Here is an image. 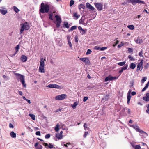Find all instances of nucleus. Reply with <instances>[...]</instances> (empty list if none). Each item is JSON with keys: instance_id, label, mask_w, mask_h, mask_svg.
Returning a JSON list of instances; mask_svg holds the SVG:
<instances>
[{"instance_id": "nucleus-9", "label": "nucleus", "mask_w": 149, "mask_h": 149, "mask_svg": "<svg viewBox=\"0 0 149 149\" xmlns=\"http://www.w3.org/2000/svg\"><path fill=\"white\" fill-rule=\"evenodd\" d=\"M79 59L84 62L86 65H89L90 63L89 60L88 58H80Z\"/></svg>"}, {"instance_id": "nucleus-56", "label": "nucleus", "mask_w": 149, "mask_h": 149, "mask_svg": "<svg viewBox=\"0 0 149 149\" xmlns=\"http://www.w3.org/2000/svg\"><path fill=\"white\" fill-rule=\"evenodd\" d=\"M50 137V135L49 134H47L45 136L46 139H48Z\"/></svg>"}, {"instance_id": "nucleus-8", "label": "nucleus", "mask_w": 149, "mask_h": 149, "mask_svg": "<svg viewBox=\"0 0 149 149\" xmlns=\"http://www.w3.org/2000/svg\"><path fill=\"white\" fill-rule=\"evenodd\" d=\"M118 77H112L111 75H109L108 77H106L105 79V81H112L118 79Z\"/></svg>"}, {"instance_id": "nucleus-49", "label": "nucleus", "mask_w": 149, "mask_h": 149, "mask_svg": "<svg viewBox=\"0 0 149 149\" xmlns=\"http://www.w3.org/2000/svg\"><path fill=\"white\" fill-rule=\"evenodd\" d=\"M128 51L130 53H132L133 51V49L132 48H128Z\"/></svg>"}, {"instance_id": "nucleus-22", "label": "nucleus", "mask_w": 149, "mask_h": 149, "mask_svg": "<svg viewBox=\"0 0 149 149\" xmlns=\"http://www.w3.org/2000/svg\"><path fill=\"white\" fill-rule=\"evenodd\" d=\"M44 67H39V72L41 73H44L45 70L44 68Z\"/></svg>"}, {"instance_id": "nucleus-1", "label": "nucleus", "mask_w": 149, "mask_h": 149, "mask_svg": "<svg viewBox=\"0 0 149 149\" xmlns=\"http://www.w3.org/2000/svg\"><path fill=\"white\" fill-rule=\"evenodd\" d=\"M50 9V6L49 4L42 2L40 7L39 13L44 14L45 13L49 12Z\"/></svg>"}, {"instance_id": "nucleus-16", "label": "nucleus", "mask_w": 149, "mask_h": 149, "mask_svg": "<svg viewBox=\"0 0 149 149\" xmlns=\"http://www.w3.org/2000/svg\"><path fill=\"white\" fill-rule=\"evenodd\" d=\"M143 100L146 101H149V93H146V96L144 97H143Z\"/></svg>"}, {"instance_id": "nucleus-7", "label": "nucleus", "mask_w": 149, "mask_h": 149, "mask_svg": "<svg viewBox=\"0 0 149 149\" xmlns=\"http://www.w3.org/2000/svg\"><path fill=\"white\" fill-rule=\"evenodd\" d=\"M143 60L142 59L141 60V62L138 63L137 66L136 70L141 71L143 69Z\"/></svg>"}, {"instance_id": "nucleus-32", "label": "nucleus", "mask_w": 149, "mask_h": 149, "mask_svg": "<svg viewBox=\"0 0 149 149\" xmlns=\"http://www.w3.org/2000/svg\"><path fill=\"white\" fill-rule=\"evenodd\" d=\"M84 130H88L90 129L89 128L87 127V125L86 124V123H85L84 125Z\"/></svg>"}, {"instance_id": "nucleus-59", "label": "nucleus", "mask_w": 149, "mask_h": 149, "mask_svg": "<svg viewBox=\"0 0 149 149\" xmlns=\"http://www.w3.org/2000/svg\"><path fill=\"white\" fill-rule=\"evenodd\" d=\"M36 135L40 136V131H37L36 133Z\"/></svg>"}, {"instance_id": "nucleus-58", "label": "nucleus", "mask_w": 149, "mask_h": 149, "mask_svg": "<svg viewBox=\"0 0 149 149\" xmlns=\"http://www.w3.org/2000/svg\"><path fill=\"white\" fill-rule=\"evenodd\" d=\"M68 44L69 45V47L70 48H72V45L70 41H68Z\"/></svg>"}, {"instance_id": "nucleus-52", "label": "nucleus", "mask_w": 149, "mask_h": 149, "mask_svg": "<svg viewBox=\"0 0 149 149\" xmlns=\"http://www.w3.org/2000/svg\"><path fill=\"white\" fill-rule=\"evenodd\" d=\"M94 49L95 50H98L100 49V47L99 46L97 45V46H95V47Z\"/></svg>"}, {"instance_id": "nucleus-30", "label": "nucleus", "mask_w": 149, "mask_h": 149, "mask_svg": "<svg viewBox=\"0 0 149 149\" xmlns=\"http://www.w3.org/2000/svg\"><path fill=\"white\" fill-rule=\"evenodd\" d=\"M149 86V81H148L146 85L145 86V87L142 90V92H143L145 91L148 87Z\"/></svg>"}, {"instance_id": "nucleus-60", "label": "nucleus", "mask_w": 149, "mask_h": 149, "mask_svg": "<svg viewBox=\"0 0 149 149\" xmlns=\"http://www.w3.org/2000/svg\"><path fill=\"white\" fill-rule=\"evenodd\" d=\"M107 49V47H103L100 48V50L101 51H104Z\"/></svg>"}, {"instance_id": "nucleus-50", "label": "nucleus", "mask_w": 149, "mask_h": 149, "mask_svg": "<svg viewBox=\"0 0 149 149\" xmlns=\"http://www.w3.org/2000/svg\"><path fill=\"white\" fill-rule=\"evenodd\" d=\"M135 149H141L140 145H136L135 147Z\"/></svg>"}, {"instance_id": "nucleus-23", "label": "nucleus", "mask_w": 149, "mask_h": 149, "mask_svg": "<svg viewBox=\"0 0 149 149\" xmlns=\"http://www.w3.org/2000/svg\"><path fill=\"white\" fill-rule=\"evenodd\" d=\"M135 42L136 43L141 44L143 42V41L142 39H140L139 38H138L136 40H135Z\"/></svg>"}, {"instance_id": "nucleus-43", "label": "nucleus", "mask_w": 149, "mask_h": 149, "mask_svg": "<svg viewBox=\"0 0 149 149\" xmlns=\"http://www.w3.org/2000/svg\"><path fill=\"white\" fill-rule=\"evenodd\" d=\"M54 84H49L47 87L50 88H54Z\"/></svg>"}, {"instance_id": "nucleus-3", "label": "nucleus", "mask_w": 149, "mask_h": 149, "mask_svg": "<svg viewBox=\"0 0 149 149\" xmlns=\"http://www.w3.org/2000/svg\"><path fill=\"white\" fill-rule=\"evenodd\" d=\"M21 27L20 30V33L21 34L23 33L24 29L28 30L29 29V26L27 22L21 24Z\"/></svg>"}, {"instance_id": "nucleus-46", "label": "nucleus", "mask_w": 149, "mask_h": 149, "mask_svg": "<svg viewBox=\"0 0 149 149\" xmlns=\"http://www.w3.org/2000/svg\"><path fill=\"white\" fill-rule=\"evenodd\" d=\"M128 67V65L127 64L125 65L124 67H122V69L124 70H125L127 69Z\"/></svg>"}, {"instance_id": "nucleus-47", "label": "nucleus", "mask_w": 149, "mask_h": 149, "mask_svg": "<svg viewBox=\"0 0 149 149\" xmlns=\"http://www.w3.org/2000/svg\"><path fill=\"white\" fill-rule=\"evenodd\" d=\"M86 30H84L83 29L81 31H80V33L82 35H83L86 32Z\"/></svg>"}, {"instance_id": "nucleus-13", "label": "nucleus", "mask_w": 149, "mask_h": 149, "mask_svg": "<svg viewBox=\"0 0 149 149\" xmlns=\"http://www.w3.org/2000/svg\"><path fill=\"white\" fill-rule=\"evenodd\" d=\"M77 12H74L73 13V17L74 19H77L80 17V15L78 14Z\"/></svg>"}, {"instance_id": "nucleus-34", "label": "nucleus", "mask_w": 149, "mask_h": 149, "mask_svg": "<svg viewBox=\"0 0 149 149\" xmlns=\"http://www.w3.org/2000/svg\"><path fill=\"white\" fill-rule=\"evenodd\" d=\"M126 62L123 61L122 62H120L118 63V65L120 66H123L125 64Z\"/></svg>"}, {"instance_id": "nucleus-57", "label": "nucleus", "mask_w": 149, "mask_h": 149, "mask_svg": "<svg viewBox=\"0 0 149 149\" xmlns=\"http://www.w3.org/2000/svg\"><path fill=\"white\" fill-rule=\"evenodd\" d=\"M146 77H143L142 79L141 82L142 83H143L146 80Z\"/></svg>"}, {"instance_id": "nucleus-5", "label": "nucleus", "mask_w": 149, "mask_h": 149, "mask_svg": "<svg viewBox=\"0 0 149 149\" xmlns=\"http://www.w3.org/2000/svg\"><path fill=\"white\" fill-rule=\"evenodd\" d=\"M67 98V95L65 94H62L56 96L55 97L56 100H62Z\"/></svg>"}, {"instance_id": "nucleus-10", "label": "nucleus", "mask_w": 149, "mask_h": 149, "mask_svg": "<svg viewBox=\"0 0 149 149\" xmlns=\"http://www.w3.org/2000/svg\"><path fill=\"white\" fill-rule=\"evenodd\" d=\"M42 144L45 146H48L50 149L55 148V147H54V146L50 143H49V145L48 143H42Z\"/></svg>"}, {"instance_id": "nucleus-25", "label": "nucleus", "mask_w": 149, "mask_h": 149, "mask_svg": "<svg viewBox=\"0 0 149 149\" xmlns=\"http://www.w3.org/2000/svg\"><path fill=\"white\" fill-rule=\"evenodd\" d=\"M10 135L11 136L12 138H15L16 136V133L13 131L10 133Z\"/></svg>"}, {"instance_id": "nucleus-54", "label": "nucleus", "mask_w": 149, "mask_h": 149, "mask_svg": "<svg viewBox=\"0 0 149 149\" xmlns=\"http://www.w3.org/2000/svg\"><path fill=\"white\" fill-rule=\"evenodd\" d=\"M61 22H57L56 24V26L57 28L59 27Z\"/></svg>"}, {"instance_id": "nucleus-6", "label": "nucleus", "mask_w": 149, "mask_h": 149, "mask_svg": "<svg viewBox=\"0 0 149 149\" xmlns=\"http://www.w3.org/2000/svg\"><path fill=\"white\" fill-rule=\"evenodd\" d=\"M95 6L99 11H101L102 9L103 5L102 3H95Z\"/></svg>"}, {"instance_id": "nucleus-63", "label": "nucleus", "mask_w": 149, "mask_h": 149, "mask_svg": "<svg viewBox=\"0 0 149 149\" xmlns=\"http://www.w3.org/2000/svg\"><path fill=\"white\" fill-rule=\"evenodd\" d=\"M9 127L10 128H13L14 126L11 123H10L9 124Z\"/></svg>"}, {"instance_id": "nucleus-21", "label": "nucleus", "mask_w": 149, "mask_h": 149, "mask_svg": "<svg viewBox=\"0 0 149 149\" xmlns=\"http://www.w3.org/2000/svg\"><path fill=\"white\" fill-rule=\"evenodd\" d=\"M15 74L17 77V79L18 80L19 79H20V78H21V77L23 76L21 74L17 73H16Z\"/></svg>"}, {"instance_id": "nucleus-15", "label": "nucleus", "mask_w": 149, "mask_h": 149, "mask_svg": "<svg viewBox=\"0 0 149 149\" xmlns=\"http://www.w3.org/2000/svg\"><path fill=\"white\" fill-rule=\"evenodd\" d=\"M46 61L45 59H44L43 58L41 59V61L40 63V67H44L45 64L44 61Z\"/></svg>"}, {"instance_id": "nucleus-37", "label": "nucleus", "mask_w": 149, "mask_h": 149, "mask_svg": "<svg viewBox=\"0 0 149 149\" xmlns=\"http://www.w3.org/2000/svg\"><path fill=\"white\" fill-rule=\"evenodd\" d=\"M127 27L131 30H133L134 29V26L133 25H130L127 26Z\"/></svg>"}, {"instance_id": "nucleus-24", "label": "nucleus", "mask_w": 149, "mask_h": 149, "mask_svg": "<svg viewBox=\"0 0 149 149\" xmlns=\"http://www.w3.org/2000/svg\"><path fill=\"white\" fill-rule=\"evenodd\" d=\"M136 66V64L132 63L130 64V68L132 69H134L135 68Z\"/></svg>"}, {"instance_id": "nucleus-48", "label": "nucleus", "mask_w": 149, "mask_h": 149, "mask_svg": "<svg viewBox=\"0 0 149 149\" xmlns=\"http://www.w3.org/2000/svg\"><path fill=\"white\" fill-rule=\"evenodd\" d=\"M143 50H142L139 53V56L140 57H143V56L142 55V54L143 53Z\"/></svg>"}, {"instance_id": "nucleus-41", "label": "nucleus", "mask_w": 149, "mask_h": 149, "mask_svg": "<svg viewBox=\"0 0 149 149\" xmlns=\"http://www.w3.org/2000/svg\"><path fill=\"white\" fill-rule=\"evenodd\" d=\"M129 90L128 93L127 95V100H130L131 97V96L130 95L129 92H130V91Z\"/></svg>"}, {"instance_id": "nucleus-40", "label": "nucleus", "mask_w": 149, "mask_h": 149, "mask_svg": "<svg viewBox=\"0 0 149 149\" xmlns=\"http://www.w3.org/2000/svg\"><path fill=\"white\" fill-rule=\"evenodd\" d=\"M77 28V26H72L71 27L69 31H72L74 29H76Z\"/></svg>"}, {"instance_id": "nucleus-36", "label": "nucleus", "mask_w": 149, "mask_h": 149, "mask_svg": "<svg viewBox=\"0 0 149 149\" xmlns=\"http://www.w3.org/2000/svg\"><path fill=\"white\" fill-rule=\"evenodd\" d=\"M29 116L31 118L32 120H35V116L33 114H29Z\"/></svg>"}, {"instance_id": "nucleus-39", "label": "nucleus", "mask_w": 149, "mask_h": 149, "mask_svg": "<svg viewBox=\"0 0 149 149\" xmlns=\"http://www.w3.org/2000/svg\"><path fill=\"white\" fill-rule=\"evenodd\" d=\"M147 109L146 111V113L149 114V103L147 104L146 105Z\"/></svg>"}, {"instance_id": "nucleus-42", "label": "nucleus", "mask_w": 149, "mask_h": 149, "mask_svg": "<svg viewBox=\"0 0 149 149\" xmlns=\"http://www.w3.org/2000/svg\"><path fill=\"white\" fill-rule=\"evenodd\" d=\"M128 58H129L131 61H135V59L131 55H129L128 57Z\"/></svg>"}, {"instance_id": "nucleus-53", "label": "nucleus", "mask_w": 149, "mask_h": 149, "mask_svg": "<svg viewBox=\"0 0 149 149\" xmlns=\"http://www.w3.org/2000/svg\"><path fill=\"white\" fill-rule=\"evenodd\" d=\"M92 52V51L91 49H88L87 50V51L86 53V55H88L89 54H90Z\"/></svg>"}, {"instance_id": "nucleus-64", "label": "nucleus", "mask_w": 149, "mask_h": 149, "mask_svg": "<svg viewBox=\"0 0 149 149\" xmlns=\"http://www.w3.org/2000/svg\"><path fill=\"white\" fill-rule=\"evenodd\" d=\"M123 71V70L121 68V70L118 72L120 74H121Z\"/></svg>"}, {"instance_id": "nucleus-27", "label": "nucleus", "mask_w": 149, "mask_h": 149, "mask_svg": "<svg viewBox=\"0 0 149 149\" xmlns=\"http://www.w3.org/2000/svg\"><path fill=\"white\" fill-rule=\"evenodd\" d=\"M63 27H66L67 28H69V25L67 22H64V23L63 25Z\"/></svg>"}, {"instance_id": "nucleus-44", "label": "nucleus", "mask_w": 149, "mask_h": 149, "mask_svg": "<svg viewBox=\"0 0 149 149\" xmlns=\"http://www.w3.org/2000/svg\"><path fill=\"white\" fill-rule=\"evenodd\" d=\"M53 14L52 13H51L49 14V19L52 20H53Z\"/></svg>"}, {"instance_id": "nucleus-29", "label": "nucleus", "mask_w": 149, "mask_h": 149, "mask_svg": "<svg viewBox=\"0 0 149 149\" xmlns=\"http://www.w3.org/2000/svg\"><path fill=\"white\" fill-rule=\"evenodd\" d=\"M63 87L61 86H59L57 84H54V88H58V89H61L62 88H63Z\"/></svg>"}, {"instance_id": "nucleus-38", "label": "nucleus", "mask_w": 149, "mask_h": 149, "mask_svg": "<svg viewBox=\"0 0 149 149\" xmlns=\"http://www.w3.org/2000/svg\"><path fill=\"white\" fill-rule=\"evenodd\" d=\"M13 8L14 10L17 13L20 11V10L15 6H13Z\"/></svg>"}, {"instance_id": "nucleus-26", "label": "nucleus", "mask_w": 149, "mask_h": 149, "mask_svg": "<svg viewBox=\"0 0 149 149\" xmlns=\"http://www.w3.org/2000/svg\"><path fill=\"white\" fill-rule=\"evenodd\" d=\"M0 12L3 15H5L7 12V11L6 10H3L2 9H0Z\"/></svg>"}, {"instance_id": "nucleus-51", "label": "nucleus", "mask_w": 149, "mask_h": 149, "mask_svg": "<svg viewBox=\"0 0 149 149\" xmlns=\"http://www.w3.org/2000/svg\"><path fill=\"white\" fill-rule=\"evenodd\" d=\"M149 64L148 63H146V65L144 66V68L145 69H147L148 67H149Z\"/></svg>"}, {"instance_id": "nucleus-2", "label": "nucleus", "mask_w": 149, "mask_h": 149, "mask_svg": "<svg viewBox=\"0 0 149 149\" xmlns=\"http://www.w3.org/2000/svg\"><path fill=\"white\" fill-rule=\"evenodd\" d=\"M130 126L135 129L137 132H139L141 134H143V135H146V136L148 135L147 133L140 129L139 126L137 125H130Z\"/></svg>"}, {"instance_id": "nucleus-35", "label": "nucleus", "mask_w": 149, "mask_h": 149, "mask_svg": "<svg viewBox=\"0 0 149 149\" xmlns=\"http://www.w3.org/2000/svg\"><path fill=\"white\" fill-rule=\"evenodd\" d=\"M19 47V45H17V46L15 48V49L16 50V52L14 54H13V56H15L17 53L18 51Z\"/></svg>"}, {"instance_id": "nucleus-28", "label": "nucleus", "mask_w": 149, "mask_h": 149, "mask_svg": "<svg viewBox=\"0 0 149 149\" xmlns=\"http://www.w3.org/2000/svg\"><path fill=\"white\" fill-rule=\"evenodd\" d=\"M56 137L59 139H61L63 137V135H61L59 133H57L56 135Z\"/></svg>"}, {"instance_id": "nucleus-33", "label": "nucleus", "mask_w": 149, "mask_h": 149, "mask_svg": "<svg viewBox=\"0 0 149 149\" xmlns=\"http://www.w3.org/2000/svg\"><path fill=\"white\" fill-rule=\"evenodd\" d=\"M78 8L80 9L81 8L84 9L85 8V7L84 5L81 4L78 6Z\"/></svg>"}, {"instance_id": "nucleus-61", "label": "nucleus", "mask_w": 149, "mask_h": 149, "mask_svg": "<svg viewBox=\"0 0 149 149\" xmlns=\"http://www.w3.org/2000/svg\"><path fill=\"white\" fill-rule=\"evenodd\" d=\"M88 99V97H85L83 99V101L84 102H86Z\"/></svg>"}, {"instance_id": "nucleus-55", "label": "nucleus", "mask_w": 149, "mask_h": 149, "mask_svg": "<svg viewBox=\"0 0 149 149\" xmlns=\"http://www.w3.org/2000/svg\"><path fill=\"white\" fill-rule=\"evenodd\" d=\"M88 132H85L84 133V134L83 135L84 138H86L87 135L88 134Z\"/></svg>"}, {"instance_id": "nucleus-18", "label": "nucleus", "mask_w": 149, "mask_h": 149, "mask_svg": "<svg viewBox=\"0 0 149 149\" xmlns=\"http://www.w3.org/2000/svg\"><path fill=\"white\" fill-rule=\"evenodd\" d=\"M86 6L87 7L90 9L92 10H94L95 9V8L88 3H87Z\"/></svg>"}, {"instance_id": "nucleus-17", "label": "nucleus", "mask_w": 149, "mask_h": 149, "mask_svg": "<svg viewBox=\"0 0 149 149\" xmlns=\"http://www.w3.org/2000/svg\"><path fill=\"white\" fill-rule=\"evenodd\" d=\"M85 19V18L84 17H82L79 20V23L80 24H82L84 25L85 24L84 23V20Z\"/></svg>"}, {"instance_id": "nucleus-45", "label": "nucleus", "mask_w": 149, "mask_h": 149, "mask_svg": "<svg viewBox=\"0 0 149 149\" xmlns=\"http://www.w3.org/2000/svg\"><path fill=\"white\" fill-rule=\"evenodd\" d=\"M74 3V1L73 0H71L70 2V6H72Z\"/></svg>"}, {"instance_id": "nucleus-14", "label": "nucleus", "mask_w": 149, "mask_h": 149, "mask_svg": "<svg viewBox=\"0 0 149 149\" xmlns=\"http://www.w3.org/2000/svg\"><path fill=\"white\" fill-rule=\"evenodd\" d=\"M34 146L36 149H42L43 148L42 146L40 145H38V143H36L35 144Z\"/></svg>"}, {"instance_id": "nucleus-19", "label": "nucleus", "mask_w": 149, "mask_h": 149, "mask_svg": "<svg viewBox=\"0 0 149 149\" xmlns=\"http://www.w3.org/2000/svg\"><path fill=\"white\" fill-rule=\"evenodd\" d=\"M79 102H74L73 104H71V106L73 109H75L76 108L77 106L78 105Z\"/></svg>"}, {"instance_id": "nucleus-11", "label": "nucleus", "mask_w": 149, "mask_h": 149, "mask_svg": "<svg viewBox=\"0 0 149 149\" xmlns=\"http://www.w3.org/2000/svg\"><path fill=\"white\" fill-rule=\"evenodd\" d=\"M27 59V57L24 55H22L20 57V60L23 62H26Z\"/></svg>"}, {"instance_id": "nucleus-62", "label": "nucleus", "mask_w": 149, "mask_h": 149, "mask_svg": "<svg viewBox=\"0 0 149 149\" xmlns=\"http://www.w3.org/2000/svg\"><path fill=\"white\" fill-rule=\"evenodd\" d=\"M75 42H78V36H76L75 37Z\"/></svg>"}, {"instance_id": "nucleus-31", "label": "nucleus", "mask_w": 149, "mask_h": 149, "mask_svg": "<svg viewBox=\"0 0 149 149\" xmlns=\"http://www.w3.org/2000/svg\"><path fill=\"white\" fill-rule=\"evenodd\" d=\"M60 126V125L59 124H57L56 125V126L55 127L54 130L56 132H58L59 131V127Z\"/></svg>"}, {"instance_id": "nucleus-20", "label": "nucleus", "mask_w": 149, "mask_h": 149, "mask_svg": "<svg viewBox=\"0 0 149 149\" xmlns=\"http://www.w3.org/2000/svg\"><path fill=\"white\" fill-rule=\"evenodd\" d=\"M55 17L57 22H61V18L59 16L57 15H56Z\"/></svg>"}, {"instance_id": "nucleus-4", "label": "nucleus", "mask_w": 149, "mask_h": 149, "mask_svg": "<svg viewBox=\"0 0 149 149\" xmlns=\"http://www.w3.org/2000/svg\"><path fill=\"white\" fill-rule=\"evenodd\" d=\"M129 3H132L133 5H134L137 3H141L142 4H145V2L140 0H128Z\"/></svg>"}, {"instance_id": "nucleus-12", "label": "nucleus", "mask_w": 149, "mask_h": 149, "mask_svg": "<svg viewBox=\"0 0 149 149\" xmlns=\"http://www.w3.org/2000/svg\"><path fill=\"white\" fill-rule=\"evenodd\" d=\"M19 79L24 87H26V84H25V82L24 76L23 75Z\"/></svg>"}]
</instances>
